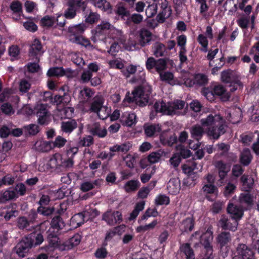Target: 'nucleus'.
Masks as SVG:
<instances>
[{"label": "nucleus", "mask_w": 259, "mask_h": 259, "mask_svg": "<svg viewBox=\"0 0 259 259\" xmlns=\"http://www.w3.org/2000/svg\"><path fill=\"white\" fill-rule=\"evenodd\" d=\"M185 102L182 100H176L171 103H168L167 107L164 106L165 109H168L167 115H173L176 114L177 110H181L184 108Z\"/></svg>", "instance_id": "obj_23"}, {"label": "nucleus", "mask_w": 259, "mask_h": 259, "mask_svg": "<svg viewBox=\"0 0 259 259\" xmlns=\"http://www.w3.org/2000/svg\"><path fill=\"white\" fill-rule=\"evenodd\" d=\"M236 256L240 259H255L254 251L246 245L240 244L236 248Z\"/></svg>", "instance_id": "obj_8"}, {"label": "nucleus", "mask_w": 259, "mask_h": 259, "mask_svg": "<svg viewBox=\"0 0 259 259\" xmlns=\"http://www.w3.org/2000/svg\"><path fill=\"white\" fill-rule=\"evenodd\" d=\"M26 192L25 185L22 183L17 184L14 188H10L6 190L0 196V203L17 198L19 196H24Z\"/></svg>", "instance_id": "obj_4"}, {"label": "nucleus", "mask_w": 259, "mask_h": 259, "mask_svg": "<svg viewBox=\"0 0 259 259\" xmlns=\"http://www.w3.org/2000/svg\"><path fill=\"white\" fill-rule=\"evenodd\" d=\"M144 133L147 137H153L161 131V125L159 124L145 123L143 126Z\"/></svg>", "instance_id": "obj_17"}, {"label": "nucleus", "mask_w": 259, "mask_h": 259, "mask_svg": "<svg viewBox=\"0 0 259 259\" xmlns=\"http://www.w3.org/2000/svg\"><path fill=\"white\" fill-rule=\"evenodd\" d=\"M44 240L40 231H35L23 237L15 247L19 256L25 257L30 249L41 244Z\"/></svg>", "instance_id": "obj_1"}, {"label": "nucleus", "mask_w": 259, "mask_h": 259, "mask_svg": "<svg viewBox=\"0 0 259 259\" xmlns=\"http://www.w3.org/2000/svg\"><path fill=\"white\" fill-rule=\"evenodd\" d=\"M71 61L78 67H82L85 65V62L80 55L78 53H74L71 56Z\"/></svg>", "instance_id": "obj_61"}, {"label": "nucleus", "mask_w": 259, "mask_h": 259, "mask_svg": "<svg viewBox=\"0 0 259 259\" xmlns=\"http://www.w3.org/2000/svg\"><path fill=\"white\" fill-rule=\"evenodd\" d=\"M56 23L55 17L49 15L45 16L40 20V25L42 27L50 28Z\"/></svg>", "instance_id": "obj_42"}, {"label": "nucleus", "mask_w": 259, "mask_h": 259, "mask_svg": "<svg viewBox=\"0 0 259 259\" xmlns=\"http://www.w3.org/2000/svg\"><path fill=\"white\" fill-rule=\"evenodd\" d=\"M38 123L40 125H47L49 122V115L47 109L41 105L36 112Z\"/></svg>", "instance_id": "obj_22"}, {"label": "nucleus", "mask_w": 259, "mask_h": 259, "mask_svg": "<svg viewBox=\"0 0 259 259\" xmlns=\"http://www.w3.org/2000/svg\"><path fill=\"white\" fill-rule=\"evenodd\" d=\"M119 120L123 125L132 127L137 122L136 115L135 113H128L126 117L122 116Z\"/></svg>", "instance_id": "obj_36"}, {"label": "nucleus", "mask_w": 259, "mask_h": 259, "mask_svg": "<svg viewBox=\"0 0 259 259\" xmlns=\"http://www.w3.org/2000/svg\"><path fill=\"white\" fill-rule=\"evenodd\" d=\"M191 137L196 139L198 142L205 133L203 126L199 124H195L190 129Z\"/></svg>", "instance_id": "obj_32"}, {"label": "nucleus", "mask_w": 259, "mask_h": 259, "mask_svg": "<svg viewBox=\"0 0 259 259\" xmlns=\"http://www.w3.org/2000/svg\"><path fill=\"white\" fill-rule=\"evenodd\" d=\"M103 101L101 98H95L92 103L90 107V111L94 113H98L100 111L103 104Z\"/></svg>", "instance_id": "obj_47"}, {"label": "nucleus", "mask_w": 259, "mask_h": 259, "mask_svg": "<svg viewBox=\"0 0 259 259\" xmlns=\"http://www.w3.org/2000/svg\"><path fill=\"white\" fill-rule=\"evenodd\" d=\"M77 127V123L74 119H69L66 121H62L61 123V130L66 134L71 133Z\"/></svg>", "instance_id": "obj_26"}, {"label": "nucleus", "mask_w": 259, "mask_h": 259, "mask_svg": "<svg viewBox=\"0 0 259 259\" xmlns=\"http://www.w3.org/2000/svg\"><path fill=\"white\" fill-rule=\"evenodd\" d=\"M57 95L53 96V95L51 92H45L44 93L42 100L46 102V104H48L56 105L57 100Z\"/></svg>", "instance_id": "obj_53"}, {"label": "nucleus", "mask_w": 259, "mask_h": 259, "mask_svg": "<svg viewBox=\"0 0 259 259\" xmlns=\"http://www.w3.org/2000/svg\"><path fill=\"white\" fill-rule=\"evenodd\" d=\"M16 205L12 204L0 212V216L3 217L6 221H9L19 214V211L16 209Z\"/></svg>", "instance_id": "obj_18"}, {"label": "nucleus", "mask_w": 259, "mask_h": 259, "mask_svg": "<svg viewBox=\"0 0 259 259\" xmlns=\"http://www.w3.org/2000/svg\"><path fill=\"white\" fill-rule=\"evenodd\" d=\"M47 165L51 169H61V166H62L61 156L58 154L53 155L48 162Z\"/></svg>", "instance_id": "obj_30"}, {"label": "nucleus", "mask_w": 259, "mask_h": 259, "mask_svg": "<svg viewBox=\"0 0 259 259\" xmlns=\"http://www.w3.org/2000/svg\"><path fill=\"white\" fill-rule=\"evenodd\" d=\"M115 14L123 20H125V17H128L130 15L129 11L123 6H118L115 11Z\"/></svg>", "instance_id": "obj_54"}, {"label": "nucleus", "mask_w": 259, "mask_h": 259, "mask_svg": "<svg viewBox=\"0 0 259 259\" xmlns=\"http://www.w3.org/2000/svg\"><path fill=\"white\" fill-rule=\"evenodd\" d=\"M85 25L84 24H79L77 25L70 26L68 29V32L70 35L73 36V37L82 35L85 29Z\"/></svg>", "instance_id": "obj_35"}, {"label": "nucleus", "mask_w": 259, "mask_h": 259, "mask_svg": "<svg viewBox=\"0 0 259 259\" xmlns=\"http://www.w3.org/2000/svg\"><path fill=\"white\" fill-rule=\"evenodd\" d=\"M87 4V0H68L67 2L68 8L64 12V16L67 19L74 18L77 13L85 11Z\"/></svg>", "instance_id": "obj_2"}, {"label": "nucleus", "mask_w": 259, "mask_h": 259, "mask_svg": "<svg viewBox=\"0 0 259 259\" xmlns=\"http://www.w3.org/2000/svg\"><path fill=\"white\" fill-rule=\"evenodd\" d=\"M140 187V183L137 180H130L127 182L124 185V189L126 192L136 191Z\"/></svg>", "instance_id": "obj_46"}, {"label": "nucleus", "mask_w": 259, "mask_h": 259, "mask_svg": "<svg viewBox=\"0 0 259 259\" xmlns=\"http://www.w3.org/2000/svg\"><path fill=\"white\" fill-rule=\"evenodd\" d=\"M201 192L205 195V198L209 201H213L218 196V188L213 184H206L203 185Z\"/></svg>", "instance_id": "obj_6"}, {"label": "nucleus", "mask_w": 259, "mask_h": 259, "mask_svg": "<svg viewBox=\"0 0 259 259\" xmlns=\"http://www.w3.org/2000/svg\"><path fill=\"white\" fill-rule=\"evenodd\" d=\"M154 203L156 206L167 205L170 203V199L165 195L159 194L156 197Z\"/></svg>", "instance_id": "obj_50"}, {"label": "nucleus", "mask_w": 259, "mask_h": 259, "mask_svg": "<svg viewBox=\"0 0 259 259\" xmlns=\"http://www.w3.org/2000/svg\"><path fill=\"white\" fill-rule=\"evenodd\" d=\"M201 243L206 249L207 253L211 255L212 253V247L211 245L209 237H202L201 240Z\"/></svg>", "instance_id": "obj_63"}, {"label": "nucleus", "mask_w": 259, "mask_h": 259, "mask_svg": "<svg viewBox=\"0 0 259 259\" xmlns=\"http://www.w3.org/2000/svg\"><path fill=\"white\" fill-rule=\"evenodd\" d=\"M42 46L41 41L37 38H35L29 50V56L30 58H39L42 55Z\"/></svg>", "instance_id": "obj_12"}, {"label": "nucleus", "mask_w": 259, "mask_h": 259, "mask_svg": "<svg viewBox=\"0 0 259 259\" xmlns=\"http://www.w3.org/2000/svg\"><path fill=\"white\" fill-rule=\"evenodd\" d=\"M197 40L198 43L203 48L202 51L203 52H206L208 51L207 48L208 45L207 37L202 34H200L198 35Z\"/></svg>", "instance_id": "obj_55"}, {"label": "nucleus", "mask_w": 259, "mask_h": 259, "mask_svg": "<svg viewBox=\"0 0 259 259\" xmlns=\"http://www.w3.org/2000/svg\"><path fill=\"white\" fill-rule=\"evenodd\" d=\"M236 189V186L231 183H228L225 187L224 190V195L226 197H230L234 193Z\"/></svg>", "instance_id": "obj_56"}, {"label": "nucleus", "mask_w": 259, "mask_h": 259, "mask_svg": "<svg viewBox=\"0 0 259 259\" xmlns=\"http://www.w3.org/2000/svg\"><path fill=\"white\" fill-rule=\"evenodd\" d=\"M48 233L47 240L48 242L49 245L54 248H58L62 245L59 241V238L58 234L53 232L49 231Z\"/></svg>", "instance_id": "obj_31"}, {"label": "nucleus", "mask_w": 259, "mask_h": 259, "mask_svg": "<svg viewBox=\"0 0 259 259\" xmlns=\"http://www.w3.org/2000/svg\"><path fill=\"white\" fill-rule=\"evenodd\" d=\"M102 220L105 221L107 224L110 226L116 225V222L114 221L113 212L111 210H109L105 212L103 214Z\"/></svg>", "instance_id": "obj_52"}, {"label": "nucleus", "mask_w": 259, "mask_h": 259, "mask_svg": "<svg viewBox=\"0 0 259 259\" xmlns=\"http://www.w3.org/2000/svg\"><path fill=\"white\" fill-rule=\"evenodd\" d=\"M51 228L57 230L58 234H61L66 231L65 227L66 224L59 215L54 216L51 222Z\"/></svg>", "instance_id": "obj_16"}, {"label": "nucleus", "mask_w": 259, "mask_h": 259, "mask_svg": "<svg viewBox=\"0 0 259 259\" xmlns=\"http://www.w3.org/2000/svg\"><path fill=\"white\" fill-rule=\"evenodd\" d=\"M242 183V190L245 192H250L254 184L253 178L248 175H242L240 178Z\"/></svg>", "instance_id": "obj_27"}, {"label": "nucleus", "mask_w": 259, "mask_h": 259, "mask_svg": "<svg viewBox=\"0 0 259 259\" xmlns=\"http://www.w3.org/2000/svg\"><path fill=\"white\" fill-rule=\"evenodd\" d=\"M239 202L242 206H244V210H250L254 204L253 197L250 192L242 193L239 196Z\"/></svg>", "instance_id": "obj_14"}, {"label": "nucleus", "mask_w": 259, "mask_h": 259, "mask_svg": "<svg viewBox=\"0 0 259 259\" xmlns=\"http://www.w3.org/2000/svg\"><path fill=\"white\" fill-rule=\"evenodd\" d=\"M252 158L250 150L248 148H245L240 154L239 162L243 166H247L250 164Z\"/></svg>", "instance_id": "obj_24"}, {"label": "nucleus", "mask_w": 259, "mask_h": 259, "mask_svg": "<svg viewBox=\"0 0 259 259\" xmlns=\"http://www.w3.org/2000/svg\"><path fill=\"white\" fill-rule=\"evenodd\" d=\"M158 215V212L157 210V209L154 208L151 209L150 208H148L143 214V215L141 217V220H147L148 218L150 217H156Z\"/></svg>", "instance_id": "obj_64"}, {"label": "nucleus", "mask_w": 259, "mask_h": 259, "mask_svg": "<svg viewBox=\"0 0 259 259\" xmlns=\"http://www.w3.org/2000/svg\"><path fill=\"white\" fill-rule=\"evenodd\" d=\"M15 182V178L10 174L6 175L0 179V187L4 185L9 186L13 185Z\"/></svg>", "instance_id": "obj_58"}, {"label": "nucleus", "mask_w": 259, "mask_h": 259, "mask_svg": "<svg viewBox=\"0 0 259 259\" xmlns=\"http://www.w3.org/2000/svg\"><path fill=\"white\" fill-rule=\"evenodd\" d=\"M94 143L93 138L91 136H88L80 139L78 141L77 145L81 147H89Z\"/></svg>", "instance_id": "obj_60"}, {"label": "nucleus", "mask_w": 259, "mask_h": 259, "mask_svg": "<svg viewBox=\"0 0 259 259\" xmlns=\"http://www.w3.org/2000/svg\"><path fill=\"white\" fill-rule=\"evenodd\" d=\"M23 130L26 135L35 136L39 132V127L35 124L31 123L24 126Z\"/></svg>", "instance_id": "obj_44"}, {"label": "nucleus", "mask_w": 259, "mask_h": 259, "mask_svg": "<svg viewBox=\"0 0 259 259\" xmlns=\"http://www.w3.org/2000/svg\"><path fill=\"white\" fill-rule=\"evenodd\" d=\"M125 225H119L110 230L106 234L105 242L110 241L116 235H121Z\"/></svg>", "instance_id": "obj_34"}, {"label": "nucleus", "mask_w": 259, "mask_h": 259, "mask_svg": "<svg viewBox=\"0 0 259 259\" xmlns=\"http://www.w3.org/2000/svg\"><path fill=\"white\" fill-rule=\"evenodd\" d=\"M64 68L63 67H54L50 68L47 73L49 77H60L63 76Z\"/></svg>", "instance_id": "obj_41"}, {"label": "nucleus", "mask_w": 259, "mask_h": 259, "mask_svg": "<svg viewBox=\"0 0 259 259\" xmlns=\"http://www.w3.org/2000/svg\"><path fill=\"white\" fill-rule=\"evenodd\" d=\"M81 236L76 233L72 237L63 242L60 246L59 249L61 250H68L71 249L74 246L78 245L81 241Z\"/></svg>", "instance_id": "obj_13"}, {"label": "nucleus", "mask_w": 259, "mask_h": 259, "mask_svg": "<svg viewBox=\"0 0 259 259\" xmlns=\"http://www.w3.org/2000/svg\"><path fill=\"white\" fill-rule=\"evenodd\" d=\"M56 105L62 104L63 106H66L70 102L71 97L67 93H64L63 95H57Z\"/></svg>", "instance_id": "obj_45"}, {"label": "nucleus", "mask_w": 259, "mask_h": 259, "mask_svg": "<svg viewBox=\"0 0 259 259\" xmlns=\"http://www.w3.org/2000/svg\"><path fill=\"white\" fill-rule=\"evenodd\" d=\"M78 145L75 146L73 144H69L67 146L66 150V155L68 157L74 158L75 154L78 153Z\"/></svg>", "instance_id": "obj_62"}, {"label": "nucleus", "mask_w": 259, "mask_h": 259, "mask_svg": "<svg viewBox=\"0 0 259 259\" xmlns=\"http://www.w3.org/2000/svg\"><path fill=\"white\" fill-rule=\"evenodd\" d=\"M227 210L228 213L231 215V218L235 222L239 221L244 215V208L240 206L234 205L233 203H229L228 205Z\"/></svg>", "instance_id": "obj_9"}, {"label": "nucleus", "mask_w": 259, "mask_h": 259, "mask_svg": "<svg viewBox=\"0 0 259 259\" xmlns=\"http://www.w3.org/2000/svg\"><path fill=\"white\" fill-rule=\"evenodd\" d=\"M67 140L60 136H57L54 142H44L43 144L45 145L44 151H47L52 148H62L65 146Z\"/></svg>", "instance_id": "obj_21"}, {"label": "nucleus", "mask_w": 259, "mask_h": 259, "mask_svg": "<svg viewBox=\"0 0 259 259\" xmlns=\"http://www.w3.org/2000/svg\"><path fill=\"white\" fill-rule=\"evenodd\" d=\"M202 94L208 99L213 100L214 96L220 97L222 102H227L229 100L231 94L222 85L214 86L213 90L210 91L208 88H204L202 91Z\"/></svg>", "instance_id": "obj_3"}, {"label": "nucleus", "mask_w": 259, "mask_h": 259, "mask_svg": "<svg viewBox=\"0 0 259 259\" xmlns=\"http://www.w3.org/2000/svg\"><path fill=\"white\" fill-rule=\"evenodd\" d=\"M171 11L161 10V11L159 13L156 17V22H155L154 19H152L151 21L148 22V25L153 28H155L158 26V23H164L166 18L169 17L171 15Z\"/></svg>", "instance_id": "obj_20"}, {"label": "nucleus", "mask_w": 259, "mask_h": 259, "mask_svg": "<svg viewBox=\"0 0 259 259\" xmlns=\"http://www.w3.org/2000/svg\"><path fill=\"white\" fill-rule=\"evenodd\" d=\"M167 62L164 59H159L157 60L155 67V71L159 74L166 69Z\"/></svg>", "instance_id": "obj_59"}, {"label": "nucleus", "mask_w": 259, "mask_h": 259, "mask_svg": "<svg viewBox=\"0 0 259 259\" xmlns=\"http://www.w3.org/2000/svg\"><path fill=\"white\" fill-rule=\"evenodd\" d=\"M217 244L221 250L225 247L228 250L229 243L231 241V235L230 232L223 231L218 234L216 238Z\"/></svg>", "instance_id": "obj_11"}, {"label": "nucleus", "mask_w": 259, "mask_h": 259, "mask_svg": "<svg viewBox=\"0 0 259 259\" xmlns=\"http://www.w3.org/2000/svg\"><path fill=\"white\" fill-rule=\"evenodd\" d=\"M33 62L29 63L27 64V69L29 72L31 73L37 72L39 69L38 63L40 60L39 58H31Z\"/></svg>", "instance_id": "obj_49"}, {"label": "nucleus", "mask_w": 259, "mask_h": 259, "mask_svg": "<svg viewBox=\"0 0 259 259\" xmlns=\"http://www.w3.org/2000/svg\"><path fill=\"white\" fill-rule=\"evenodd\" d=\"M152 92V88L150 85H147L145 87L140 86L135 88L132 92L133 98H130V102L137 101L138 99L143 100V102H141V106L145 105L148 102L149 96Z\"/></svg>", "instance_id": "obj_5"}, {"label": "nucleus", "mask_w": 259, "mask_h": 259, "mask_svg": "<svg viewBox=\"0 0 259 259\" xmlns=\"http://www.w3.org/2000/svg\"><path fill=\"white\" fill-rule=\"evenodd\" d=\"M166 50L165 46L159 41L155 42L152 48L153 54L156 57L164 56Z\"/></svg>", "instance_id": "obj_33"}, {"label": "nucleus", "mask_w": 259, "mask_h": 259, "mask_svg": "<svg viewBox=\"0 0 259 259\" xmlns=\"http://www.w3.org/2000/svg\"><path fill=\"white\" fill-rule=\"evenodd\" d=\"M84 222V215L82 212L75 214L71 218V223L75 227L81 226Z\"/></svg>", "instance_id": "obj_43"}, {"label": "nucleus", "mask_w": 259, "mask_h": 259, "mask_svg": "<svg viewBox=\"0 0 259 259\" xmlns=\"http://www.w3.org/2000/svg\"><path fill=\"white\" fill-rule=\"evenodd\" d=\"M1 110L6 115H11L15 113L12 105L9 103H4L1 106Z\"/></svg>", "instance_id": "obj_57"}, {"label": "nucleus", "mask_w": 259, "mask_h": 259, "mask_svg": "<svg viewBox=\"0 0 259 259\" xmlns=\"http://www.w3.org/2000/svg\"><path fill=\"white\" fill-rule=\"evenodd\" d=\"M195 225V218L193 215L187 217L180 222L179 229L182 235L189 234L194 229Z\"/></svg>", "instance_id": "obj_7"}, {"label": "nucleus", "mask_w": 259, "mask_h": 259, "mask_svg": "<svg viewBox=\"0 0 259 259\" xmlns=\"http://www.w3.org/2000/svg\"><path fill=\"white\" fill-rule=\"evenodd\" d=\"M55 211L53 207L39 206L37 208V212L39 214L45 217H49L52 215Z\"/></svg>", "instance_id": "obj_51"}, {"label": "nucleus", "mask_w": 259, "mask_h": 259, "mask_svg": "<svg viewBox=\"0 0 259 259\" xmlns=\"http://www.w3.org/2000/svg\"><path fill=\"white\" fill-rule=\"evenodd\" d=\"M160 141L164 146H172L174 144L177 143L178 138L175 134L169 137L161 134L160 136Z\"/></svg>", "instance_id": "obj_37"}, {"label": "nucleus", "mask_w": 259, "mask_h": 259, "mask_svg": "<svg viewBox=\"0 0 259 259\" xmlns=\"http://www.w3.org/2000/svg\"><path fill=\"white\" fill-rule=\"evenodd\" d=\"M216 116L217 115H213L212 114H209L206 117L201 118L200 121L201 125L208 128L214 125L218 122L215 119Z\"/></svg>", "instance_id": "obj_38"}, {"label": "nucleus", "mask_w": 259, "mask_h": 259, "mask_svg": "<svg viewBox=\"0 0 259 259\" xmlns=\"http://www.w3.org/2000/svg\"><path fill=\"white\" fill-rule=\"evenodd\" d=\"M140 36V42L142 47H144L148 44L152 38L151 32L147 29L141 30Z\"/></svg>", "instance_id": "obj_39"}, {"label": "nucleus", "mask_w": 259, "mask_h": 259, "mask_svg": "<svg viewBox=\"0 0 259 259\" xmlns=\"http://www.w3.org/2000/svg\"><path fill=\"white\" fill-rule=\"evenodd\" d=\"M238 225V222H234L233 223H231L228 217L224 214L221 215L218 222V226L221 227L222 230H229L233 232L237 230Z\"/></svg>", "instance_id": "obj_15"}, {"label": "nucleus", "mask_w": 259, "mask_h": 259, "mask_svg": "<svg viewBox=\"0 0 259 259\" xmlns=\"http://www.w3.org/2000/svg\"><path fill=\"white\" fill-rule=\"evenodd\" d=\"M11 10L15 15L13 17L16 20H19L21 19V16L22 14V5L19 1H14L12 2L10 6Z\"/></svg>", "instance_id": "obj_29"}, {"label": "nucleus", "mask_w": 259, "mask_h": 259, "mask_svg": "<svg viewBox=\"0 0 259 259\" xmlns=\"http://www.w3.org/2000/svg\"><path fill=\"white\" fill-rule=\"evenodd\" d=\"M179 251L185 256V259H195L194 250L190 243H183L180 244Z\"/></svg>", "instance_id": "obj_19"}, {"label": "nucleus", "mask_w": 259, "mask_h": 259, "mask_svg": "<svg viewBox=\"0 0 259 259\" xmlns=\"http://www.w3.org/2000/svg\"><path fill=\"white\" fill-rule=\"evenodd\" d=\"M221 81H239V75L237 71L228 69L221 73Z\"/></svg>", "instance_id": "obj_25"}, {"label": "nucleus", "mask_w": 259, "mask_h": 259, "mask_svg": "<svg viewBox=\"0 0 259 259\" xmlns=\"http://www.w3.org/2000/svg\"><path fill=\"white\" fill-rule=\"evenodd\" d=\"M91 133L94 136H97L98 138H103L106 136L107 131L106 128L102 129L101 125L96 124L91 130Z\"/></svg>", "instance_id": "obj_40"}, {"label": "nucleus", "mask_w": 259, "mask_h": 259, "mask_svg": "<svg viewBox=\"0 0 259 259\" xmlns=\"http://www.w3.org/2000/svg\"><path fill=\"white\" fill-rule=\"evenodd\" d=\"M226 132L225 126L223 124L220 122H218L214 125L207 128V135L213 139H218L221 135H223Z\"/></svg>", "instance_id": "obj_10"}, {"label": "nucleus", "mask_w": 259, "mask_h": 259, "mask_svg": "<svg viewBox=\"0 0 259 259\" xmlns=\"http://www.w3.org/2000/svg\"><path fill=\"white\" fill-rule=\"evenodd\" d=\"M94 6L100 10L106 12L108 14L112 13V6L111 4L106 0H97L93 2Z\"/></svg>", "instance_id": "obj_28"}, {"label": "nucleus", "mask_w": 259, "mask_h": 259, "mask_svg": "<svg viewBox=\"0 0 259 259\" xmlns=\"http://www.w3.org/2000/svg\"><path fill=\"white\" fill-rule=\"evenodd\" d=\"M111 24L108 22H102L100 24L97 26L95 28V35L99 36L102 34L106 30L110 28Z\"/></svg>", "instance_id": "obj_48"}]
</instances>
